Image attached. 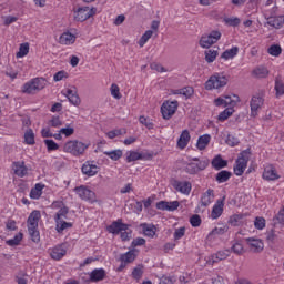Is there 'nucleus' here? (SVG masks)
Returning <instances> with one entry per match:
<instances>
[{"mask_svg": "<svg viewBox=\"0 0 284 284\" xmlns=\"http://www.w3.org/2000/svg\"><path fill=\"white\" fill-rule=\"evenodd\" d=\"M90 144L83 143L79 140H70L64 144L63 151L72 154L73 156H81Z\"/></svg>", "mask_w": 284, "mask_h": 284, "instance_id": "1", "label": "nucleus"}, {"mask_svg": "<svg viewBox=\"0 0 284 284\" xmlns=\"http://www.w3.org/2000/svg\"><path fill=\"white\" fill-rule=\"evenodd\" d=\"M250 156H252V150L250 149L240 153V156L236 160V165L234 166V174L236 176H243V172H245L247 163H250Z\"/></svg>", "mask_w": 284, "mask_h": 284, "instance_id": "2", "label": "nucleus"}, {"mask_svg": "<svg viewBox=\"0 0 284 284\" xmlns=\"http://www.w3.org/2000/svg\"><path fill=\"white\" fill-rule=\"evenodd\" d=\"M193 162L186 163L184 166V172L186 174H199V172H203L210 165V161L200 160L199 158H193Z\"/></svg>", "mask_w": 284, "mask_h": 284, "instance_id": "3", "label": "nucleus"}, {"mask_svg": "<svg viewBox=\"0 0 284 284\" xmlns=\"http://www.w3.org/2000/svg\"><path fill=\"white\" fill-rule=\"evenodd\" d=\"M221 31L219 30H213L210 33H204L200 41L199 44L204 48V49H210L214 45V43H219L221 40Z\"/></svg>", "mask_w": 284, "mask_h": 284, "instance_id": "4", "label": "nucleus"}, {"mask_svg": "<svg viewBox=\"0 0 284 284\" xmlns=\"http://www.w3.org/2000/svg\"><path fill=\"white\" fill-rule=\"evenodd\" d=\"M225 85H227V78L216 73L205 82V90H219V88H225Z\"/></svg>", "mask_w": 284, "mask_h": 284, "instance_id": "5", "label": "nucleus"}, {"mask_svg": "<svg viewBox=\"0 0 284 284\" xmlns=\"http://www.w3.org/2000/svg\"><path fill=\"white\" fill-rule=\"evenodd\" d=\"M176 110H179V101H176V100L164 101L161 106V113H162L163 119H165L166 121H170V119H172V116H174V114H176Z\"/></svg>", "mask_w": 284, "mask_h": 284, "instance_id": "6", "label": "nucleus"}, {"mask_svg": "<svg viewBox=\"0 0 284 284\" xmlns=\"http://www.w3.org/2000/svg\"><path fill=\"white\" fill-rule=\"evenodd\" d=\"M251 116H258V110L265 105V95L263 93H257L251 98Z\"/></svg>", "mask_w": 284, "mask_h": 284, "instance_id": "7", "label": "nucleus"}, {"mask_svg": "<svg viewBox=\"0 0 284 284\" xmlns=\"http://www.w3.org/2000/svg\"><path fill=\"white\" fill-rule=\"evenodd\" d=\"M97 14V8H91L90 7H80L74 11V21L83 22L88 21L90 17H94Z\"/></svg>", "mask_w": 284, "mask_h": 284, "instance_id": "8", "label": "nucleus"}, {"mask_svg": "<svg viewBox=\"0 0 284 284\" xmlns=\"http://www.w3.org/2000/svg\"><path fill=\"white\" fill-rule=\"evenodd\" d=\"M75 194L80 196L82 201H89V203H97V193L88 189V186L81 185L74 189Z\"/></svg>", "mask_w": 284, "mask_h": 284, "instance_id": "9", "label": "nucleus"}, {"mask_svg": "<svg viewBox=\"0 0 284 284\" xmlns=\"http://www.w3.org/2000/svg\"><path fill=\"white\" fill-rule=\"evenodd\" d=\"M171 185L176 190V192L185 194L186 196L192 192V183L190 181L173 180Z\"/></svg>", "mask_w": 284, "mask_h": 284, "instance_id": "10", "label": "nucleus"}, {"mask_svg": "<svg viewBox=\"0 0 284 284\" xmlns=\"http://www.w3.org/2000/svg\"><path fill=\"white\" fill-rule=\"evenodd\" d=\"M128 227H130V225L123 223L122 219H118L106 227V231L109 234H121V232H125Z\"/></svg>", "mask_w": 284, "mask_h": 284, "instance_id": "11", "label": "nucleus"}, {"mask_svg": "<svg viewBox=\"0 0 284 284\" xmlns=\"http://www.w3.org/2000/svg\"><path fill=\"white\" fill-rule=\"evenodd\" d=\"M179 205H181L179 201H173V202L160 201L155 204V207L156 210H161L162 212H174L179 210Z\"/></svg>", "mask_w": 284, "mask_h": 284, "instance_id": "12", "label": "nucleus"}, {"mask_svg": "<svg viewBox=\"0 0 284 284\" xmlns=\"http://www.w3.org/2000/svg\"><path fill=\"white\" fill-rule=\"evenodd\" d=\"M126 163H132L134 161H150L152 160V153L143 154L136 151H129L126 153Z\"/></svg>", "mask_w": 284, "mask_h": 284, "instance_id": "13", "label": "nucleus"}, {"mask_svg": "<svg viewBox=\"0 0 284 284\" xmlns=\"http://www.w3.org/2000/svg\"><path fill=\"white\" fill-rule=\"evenodd\" d=\"M12 169H13L16 176H19L20 179H23V176H27V174H28V166H26L24 161L13 162Z\"/></svg>", "mask_w": 284, "mask_h": 284, "instance_id": "14", "label": "nucleus"}, {"mask_svg": "<svg viewBox=\"0 0 284 284\" xmlns=\"http://www.w3.org/2000/svg\"><path fill=\"white\" fill-rule=\"evenodd\" d=\"M246 243L251 250V252H254L255 254H258V252H263V241H261L260 239H253V237H248L246 239Z\"/></svg>", "mask_w": 284, "mask_h": 284, "instance_id": "15", "label": "nucleus"}, {"mask_svg": "<svg viewBox=\"0 0 284 284\" xmlns=\"http://www.w3.org/2000/svg\"><path fill=\"white\" fill-rule=\"evenodd\" d=\"M68 254V250L63 247V245H57L50 251V256L53 258V261H61L63 256Z\"/></svg>", "mask_w": 284, "mask_h": 284, "instance_id": "16", "label": "nucleus"}, {"mask_svg": "<svg viewBox=\"0 0 284 284\" xmlns=\"http://www.w3.org/2000/svg\"><path fill=\"white\" fill-rule=\"evenodd\" d=\"M225 206V197L217 200L213 205L211 217L219 219L223 214V207Z\"/></svg>", "mask_w": 284, "mask_h": 284, "instance_id": "17", "label": "nucleus"}, {"mask_svg": "<svg viewBox=\"0 0 284 284\" xmlns=\"http://www.w3.org/2000/svg\"><path fill=\"white\" fill-rule=\"evenodd\" d=\"M39 221H41V212L36 210L30 213V215L27 220V226L28 227H39Z\"/></svg>", "mask_w": 284, "mask_h": 284, "instance_id": "18", "label": "nucleus"}, {"mask_svg": "<svg viewBox=\"0 0 284 284\" xmlns=\"http://www.w3.org/2000/svg\"><path fill=\"white\" fill-rule=\"evenodd\" d=\"M227 256H230V250L219 251L209 258V263L214 265V263H219V261H225Z\"/></svg>", "mask_w": 284, "mask_h": 284, "instance_id": "19", "label": "nucleus"}, {"mask_svg": "<svg viewBox=\"0 0 284 284\" xmlns=\"http://www.w3.org/2000/svg\"><path fill=\"white\" fill-rule=\"evenodd\" d=\"M77 41V36L71 32H64L60 36L59 43L61 45H72Z\"/></svg>", "mask_w": 284, "mask_h": 284, "instance_id": "20", "label": "nucleus"}, {"mask_svg": "<svg viewBox=\"0 0 284 284\" xmlns=\"http://www.w3.org/2000/svg\"><path fill=\"white\" fill-rule=\"evenodd\" d=\"M190 131L183 130L178 140V148H180V150H185V148H187V143H190Z\"/></svg>", "mask_w": 284, "mask_h": 284, "instance_id": "21", "label": "nucleus"}, {"mask_svg": "<svg viewBox=\"0 0 284 284\" xmlns=\"http://www.w3.org/2000/svg\"><path fill=\"white\" fill-rule=\"evenodd\" d=\"M105 278V270L95 268L90 273L91 283H99V281H103Z\"/></svg>", "mask_w": 284, "mask_h": 284, "instance_id": "22", "label": "nucleus"}, {"mask_svg": "<svg viewBox=\"0 0 284 284\" xmlns=\"http://www.w3.org/2000/svg\"><path fill=\"white\" fill-rule=\"evenodd\" d=\"M263 179H265V181H276V179H278V173H276V169H274V166L265 168L263 172Z\"/></svg>", "mask_w": 284, "mask_h": 284, "instance_id": "23", "label": "nucleus"}, {"mask_svg": "<svg viewBox=\"0 0 284 284\" xmlns=\"http://www.w3.org/2000/svg\"><path fill=\"white\" fill-rule=\"evenodd\" d=\"M267 24L271 26V28H276L277 30L280 28H283L284 16H277V17H270V18H267Z\"/></svg>", "mask_w": 284, "mask_h": 284, "instance_id": "24", "label": "nucleus"}, {"mask_svg": "<svg viewBox=\"0 0 284 284\" xmlns=\"http://www.w3.org/2000/svg\"><path fill=\"white\" fill-rule=\"evenodd\" d=\"M82 173H84L87 176H95V174H99V166L95 164L85 163L82 165Z\"/></svg>", "mask_w": 284, "mask_h": 284, "instance_id": "25", "label": "nucleus"}, {"mask_svg": "<svg viewBox=\"0 0 284 284\" xmlns=\"http://www.w3.org/2000/svg\"><path fill=\"white\" fill-rule=\"evenodd\" d=\"M213 200H214V190L209 189L205 193H203L201 197V205H203V207H207V205H210Z\"/></svg>", "mask_w": 284, "mask_h": 284, "instance_id": "26", "label": "nucleus"}, {"mask_svg": "<svg viewBox=\"0 0 284 284\" xmlns=\"http://www.w3.org/2000/svg\"><path fill=\"white\" fill-rule=\"evenodd\" d=\"M65 97L67 99H69V102L72 105H81V98H79V94H77V91L72 89H68Z\"/></svg>", "mask_w": 284, "mask_h": 284, "instance_id": "27", "label": "nucleus"}, {"mask_svg": "<svg viewBox=\"0 0 284 284\" xmlns=\"http://www.w3.org/2000/svg\"><path fill=\"white\" fill-rule=\"evenodd\" d=\"M211 165L214 170H223V168H227V160H223L221 155H216L212 160Z\"/></svg>", "mask_w": 284, "mask_h": 284, "instance_id": "28", "label": "nucleus"}, {"mask_svg": "<svg viewBox=\"0 0 284 284\" xmlns=\"http://www.w3.org/2000/svg\"><path fill=\"white\" fill-rule=\"evenodd\" d=\"M210 141H212L211 134L201 135L197 139V143H196L197 150H205V148H207V145H210Z\"/></svg>", "mask_w": 284, "mask_h": 284, "instance_id": "29", "label": "nucleus"}, {"mask_svg": "<svg viewBox=\"0 0 284 284\" xmlns=\"http://www.w3.org/2000/svg\"><path fill=\"white\" fill-rule=\"evenodd\" d=\"M252 74L256 79H267L270 70H267L265 67H257L253 70Z\"/></svg>", "mask_w": 284, "mask_h": 284, "instance_id": "30", "label": "nucleus"}, {"mask_svg": "<svg viewBox=\"0 0 284 284\" xmlns=\"http://www.w3.org/2000/svg\"><path fill=\"white\" fill-rule=\"evenodd\" d=\"M232 179V172L223 170L215 175V181L219 183H227Z\"/></svg>", "mask_w": 284, "mask_h": 284, "instance_id": "31", "label": "nucleus"}, {"mask_svg": "<svg viewBox=\"0 0 284 284\" xmlns=\"http://www.w3.org/2000/svg\"><path fill=\"white\" fill-rule=\"evenodd\" d=\"M173 94H182V97H185V99H190L194 94V88L184 87L182 89L174 90Z\"/></svg>", "mask_w": 284, "mask_h": 284, "instance_id": "32", "label": "nucleus"}, {"mask_svg": "<svg viewBox=\"0 0 284 284\" xmlns=\"http://www.w3.org/2000/svg\"><path fill=\"white\" fill-rule=\"evenodd\" d=\"M136 260V254H134V250L128 251L126 253L120 256V261L122 263H134Z\"/></svg>", "mask_w": 284, "mask_h": 284, "instance_id": "33", "label": "nucleus"}, {"mask_svg": "<svg viewBox=\"0 0 284 284\" xmlns=\"http://www.w3.org/2000/svg\"><path fill=\"white\" fill-rule=\"evenodd\" d=\"M32 81L37 92H41V90L48 85V80H45V78H34Z\"/></svg>", "mask_w": 284, "mask_h": 284, "instance_id": "34", "label": "nucleus"}, {"mask_svg": "<svg viewBox=\"0 0 284 284\" xmlns=\"http://www.w3.org/2000/svg\"><path fill=\"white\" fill-rule=\"evenodd\" d=\"M236 54H239V47H233V48L224 51L221 54V59H225V61H227L229 59H234V57H236Z\"/></svg>", "mask_w": 284, "mask_h": 284, "instance_id": "35", "label": "nucleus"}, {"mask_svg": "<svg viewBox=\"0 0 284 284\" xmlns=\"http://www.w3.org/2000/svg\"><path fill=\"white\" fill-rule=\"evenodd\" d=\"M30 52V44L28 42L20 44L19 52H17V59H23V57H28Z\"/></svg>", "mask_w": 284, "mask_h": 284, "instance_id": "36", "label": "nucleus"}, {"mask_svg": "<svg viewBox=\"0 0 284 284\" xmlns=\"http://www.w3.org/2000/svg\"><path fill=\"white\" fill-rule=\"evenodd\" d=\"M68 212H70V209H68V206L60 207V210L57 212L54 216L55 223L63 221V219H68Z\"/></svg>", "mask_w": 284, "mask_h": 284, "instance_id": "37", "label": "nucleus"}, {"mask_svg": "<svg viewBox=\"0 0 284 284\" xmlns=\"http://www.w3.org/2000/svg\"><path fill=\"white\" fill-rule=\"evenodd\" d=\"M105 156H109L111 161H119L121 156H123V151L121 149L113 150V151H104Z\"/></svg>", "mask_w": 284, "mask_h": 284, "instance_id": "38", "label": "nucleus"}, {"mask_svg": "<svg viewBox=\"0 0 284 284\" xmlns=\"http://www.w3.org/2000/svg\"><path fill=\"white\" fill-rule=\"evenodd\" d=\"M29 236L33 243H39L41 241V234L39 233V227H28Z\"/></svg>", "mask_w": 284, "mask_h": 284, "instance_id": "39", "label": "nucleus"}, {"mask_svg": "<svg viewBox=\"0 0 284 284\" xmlns=\"http://www.w3.org/2000/svg\"><path fill=\"white\" fill-rule=\"evenodd\" d=\"M224 101H225L226 108H227V105H230L231 108H234V105H236V103L241 102V98H239V95H236V94L225 95Z\"/></svg>", "mask_w": 284, "mask_h": 284, "instance_id": "40", "label": "nucleus"}, {"mask_svg": "<svg viewBox=\"0 0 284 284\" xmlns=\"http://www.w3.org/2000/svg\"><path fill=\"white\" fill-rule=\"evenodd\" d=\"M23 94H36L37 88L34 87V82L31 80L23 84L22 87Z\"/></svg>", "mask_w": 284, "mask_h": 284, "instance_id": "41", "label": "nucleus"}, {"mask_svg": "<svg viewBox=\"0 0 284 284\" xmlns=\"http://www.w3.org/2000/svg\"><path fill=\"white\" fill-rule=\"evenodd\" d=\"M204 54L206 63H214V61H216V58L219 57V51L210 49L206 50Z\"/></svg>", "mask_w": 284, "mask_h": 284, "instance_id": "42", "label": "nucleus"}, {"mask_svg": "<svg viewBox=\"0 0 284 284\" xmlns=\"http://www.w3.org/2000/svg\"><path fill=\"white\" fill-rule=\"evenodd\" d=\"M131 276L134 278V281H141V278H143V265L139 264L135 266L131 273Z\"/></svg>", "mask_w": 284, "mask_h": 284, "instance_id": "43", "label": "nucleus"}, {"mask_svg": "<svg viewBox=\"0 0 284 284\" xmlns=\"http://www.w3.org/2000/svg\"><path fill=\"white\" fill-rule=\"evenodd\" d=\"M140 227H142V232L144 234V236H154V234H156V232H154V225H150L148 223H143L140 225Z\"/></svg>", "mask_w": 284, "mask_h": 284, "instance_id": "44", "label": "nucleus"}, {"mask_svg": "<svg viewBox=\"0 0 284 284\" xmlns=\"http://www.w3.org/2000/svg\"><path fill=\"white\" fill-rule=\"evenodd\" d=\"M232 114H234V109L226 108L224 111H222L219 114L217 120L221 121V122L227 121V119H230V116H232Z\"/></svg>", "mask_w": 284, "mask_h": 284, "instance_id": "45", "label": "nucleus"}, {"mask_svg": "<svg viewBox=\"0 0 284 284\" xmlns=\"http://www.w3.org/2000/svg\"><path fill=\"white\" fill-rule=\"evenodd\" d=\"M243 221V214H234L230 217L229 224L233 227H239Z\"/></svg>", "mask_w": 284, "mask_h": 284, "instance_id": "46", "label": "nucleus"}, {"mask_svg": "<svg viewBox=\"0 0 284 284\" xmlns=\"http://www.w3.org/2000/svg\"><path fill=\"white\" fill-rule=\"evenodd\" d=\"M154 34L153 30H148L143 33V36L140 38L139 40V45L140 48H143V45H145L146 41H150V39H152V36Z\"/></svg>", "mask_w": 284, "mask_h": 284, "instance_id": "47", "label": "nucleus"}, {"mask_svg": "<svg viewBox=\"0 0 284 284\" xmlns=\"http://www.w3.org/2000/svg\"><path fill=\"white\" fill-rule=\"evenodd\" d=\"M24 143L27 145H34V131L32 129H29L24 133Z\"/></svg>", "mask_w": 284, "mask_h": 284, "instance_id": "48", "label": "nucleus"}, {"mask_svg": "<svg viewBox=\"0 0 284 284\" xmlns=\"http://www.w3.org/2000/svg\"><path fill=\"white\" fill-rule=\"evenodd\" d=\"M21 241H23V233H18L13 239L8 240L6 243L7 245H10V247H14L16 245H19Z\"/></svg>", "mask_w": 284, "mask_h": 284, "instance_id": "49", "label": "nucleus"}, {"mask_svg": "<svg viewBox=\"0 0 284 284\" xmlns=\"http://www.w3.org/2000/svg\"><path fill=\"white\" fill-rule=\"evenodd\" d=\"M55 223H57L55 230L59 234H61L63 230H68L69 227H72V223L65 222L63 220H60L59 222H55Z\"/></svg>", "mask_w": 284, "mask_h": 284, "instance_id": "50", "label": "nucleus"}, {"mask_svg": "<svg viewBox=\"0 0 284 284\" xmlns=\"http://www.w3.org/2000/svg\"><path fill=\"white\" fill-rule=\"evenodd\" d=\"M267 52L271 57H281L283 49L278 44H273L267 49Z\"/></svg>", "mask_w": 284, "mask_h": 284, "instance_id": "51", "label": "nucleus"}, {"mask_svg": "<svg viewBox=\"0 0 284 284\" xmlns=\"http://www.w3.org/2000/svg\"><path fill=\"white\" fill-rule=\"evenodd\" d=\"M275 92L276 97H283L284 94V83L283 80L276 78L275 80Z\"/></svg>", "mask_w": 284, "mask_h": 284, "instance_id": "52", "label": "nucleus"}, {"mask_svg": "<svg viewBox=\"0 0 284 284\" xmlns=\"http://www.w3.org/2000/svg\"><path fill=\"white\" fill-rule=\"evenodd\" d=\"M44 144L47 145L48 152H54L59 150V144H57L54 140H44Z\"/></svg>", "mask_w": 284, "mask_h": 284, "instance_id": "53", "label": "nucleus"}, {"mask_svg": "<svg viewBox=\"0 0 284 284\" xmlns=\"http://www.w3.org/2000/svg\"><path fill=\"white\" fill-rule=\"evenodd\" d=\"M48 125H50L51 128H61V125H63V122L61 121V118L52 116L51 120H49Z\"/></svg>", "mask_w": 284, "mask_h": 284, "instance_id": "54", "label": "nucleus"}, {"mask_svg": "<svg viewBox=\"0 0 284 284\" xmlns=\"http://www.w3.org/2000/svg\"><path fill=\"white\" fill-rule=\"evenodd\" d=\"M224 23H226V26H231L232 28H236V26L241 24V19H239V18H224Z\"/></svg>", "mask_w": 284, "mask_h": 284, "instance_id": "55", "label": "nucleus"}, {"mask_svg": "<svg viewBox=\"0 0 284 284\" xmlns=\"http://www.w3.org/2000/svg\"><path fill=\"white\" fill-rule=\"evenodd\" d=\"M111 97L113 98V99H121V90L119 89V85L118 84H112L111 85Z\"/></svg>", "mask_w": 284, "mask_h": 284, "instance_id": "56", "label": "nucleus"}, {"mask_svg": "<svg viewBox=\"0 0 284 284\" xmlns=\"http://www.w3.org/2000/svg\"><path fill=\"white\" fill-rule=\"evenodd\" d=\"M190 223L192 227H200L201 226V215L194 214L190 217Z\"/></svg>", "mask_w": 284, "mask_h": 284, "instance_id": "57", "label": "nucleus"}, {"mask_svg": "<svg viewBox=\"0 0 284 284\" xmlns=\"http://www.w3.org/2000/svg\"><path fill=\"white\" fill-rule=\"evenodd\" d=\"M139 121H140V123H141L142 125H145V128H148V130H154V123L150 122V121L148 120V118L141 115V116L139 118Z\"/></svg>", "mask_w": 284, "mask_h": 284, "instance_id": "58", "label": "nucleus"}, {"mask_svg": "<svg viewBox=\"0 0 284 284\" xmlns=\"http://www.w3.org/2000/svg\"><path fill=\"white\" fill-rule=\"evenodd\" d=\"M231 250L234 254L241 255L243 254V244L236 242L232 245Z\"/></svg>", "mask_w": 284, "mask_h": 284, "instance_id": "59", "label": "nucleus"}, {"mask_svg": "<svg viewBox=\"0 0 284 284\" xmlns=\"http://www.w3.org/2000/svg\"><path fill=\"white\" fill-rule=\"evenodd\" d=\"M64 79H68V72L64 70L59 71L53 75V81H63Z\"/></svg>", "mask_w": 284, "mask_h": 284, "instance_id": "60", "label": "nucleus"}, {"mask_svg": "<svg viewBox=\"0 0 284 284\" xmlns=\"http://www.w3.org/2000/svg\"><path fill=\"white\" fill-rule=\"evenodd\" d=\"M227 230H230V227H227V225H223L221 227H215L210 233V236H212V234H225V232H227Z\"/></svg>", "mask_w": 284, "mask_h": 284, "instance_id": "61", "label": "nucleus"}, {"mask_svg": "<svg viewBox=\"0 0 284 284\" xmlns=\"http://www.w3.org/2000/svg\"><path fill=\"white\" fill-rule=\"evenodd\" d=\"M142 245H145V239L143 237H136L131 243V247H141Z\"/></svg>", "mask_w": 284, "mask_h": 284, "instance_id": "62", "label": "nucleus"}, {"mask_svg": "<svg viewBox=\"0 0 284 284\" xmlns=\"http://www.w3.org/2000/svg\"><path fill=\"white\" fill-rule=\"evenodd\" d=\"M60 134H64V136H72L74 134V128L72 126H67L60 129Z\"/></svg>", "mask_w": 284, "mask_h": 284, "instance_id": "63", "label": "nucleus"}, {"mask_svg": "<svg viewBox=\"0 0 284 284\" xmlns=\"http://www.w3.org/2000/svg\"><path fill=\"white\" fill-rule=\"evenodd\" d=\"M256 230H263L265 227V220L263 217H256L254 222Z\"/></svg>", "mask_w": 284, "mask_h": 284, "instance_id": "64", "label": "nucleus"}]
</instances>
